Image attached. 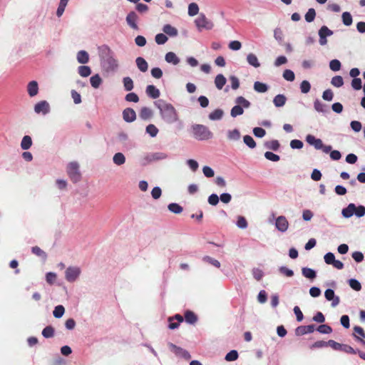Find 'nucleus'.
<instances>
[{"label": "nucleus", "mask_w": 365, "mask_h": 365, "mask_svg": "<svg viewBox=\"0 0 365 365\" xmlns=\"http://www.w3.org/2000/svg\"><path fill=\"white\" fill-rule=\"evenodd\" d=\"M264 157L272 162H277L279 160V156L273 153L272 152L267 151L264 153Z\"/></svg>", "instance_id": "obj_61"}, {"label": "nucleus", "mask_w": 365, "mask_h": 365, "mask_svg": "<svg viewBox=\"0 0 365 365\" xmlns=\"http://www.w3.org/2000/svg\"><path fill=\"white\" fill-rule=\"evenodd\" d=\"M244 143L250 148H254L256 146V143L253 138L250 135H245L243 138Z\"/></svg>", "instance_id": "obj_46"}, {"label": "nucleus", "mask_w": 365, "mask_h": 365, "mask_svg": "<svg viewBox=\"0 0 365 365\" xmlns=\"http://www.w3.org/2000/svg\"><path fill=\"white\" fill-rule=\"evenodd\" d=\"M314 325H307V326H299L295 329V334L297 336H302L307 334H310L314 332Z\"/></svg>", "instance_id": "obj_14"}, {"label": "nucleus", "mask_w": 365, "mask_h": 365, "mask_svg": "<svg viewBox=\"0 0 365 365\" xmlns=\"http://www.w3.org/2000/svg\"><path fill=\"white\" fill-rule=\"evenodd\" d=\"M77 61L81 64L87 63L89 61L88 53L83 50H81L77 53Z\"/></svg>", "instance_id": "obj_21"}, {"label": "nucleus", "mask_w": 365, "mask_h": 365, "mask_svg": "<svg viewBox=\"0 0 365 365\" xmlns=\"http://www.w3.org/2000/svg\"><path fill=\"white\" fill-rule=\"evenodd\" d=\"M165 60L167 63L175 66L180 63V58L174 52L172 51H170L165 54Z\"/></svg>", "instance_id": "obj_19"}, {"label": "nucleus", "mask_w": 365, "mask_h": 365, "mask_svg": "<svg viewBox=\"0 0 365 365\" xmlns=\"http://www.w3.org/2000/svg\"><path fill=\"white\" fill-rule=\"evenodd\" d=\"M32 145V139L29 135H25L23 137L21 142V148L26 150L31 148Z\"/></svg>", "instance_id": "obj_25"}, {"label": "nucleus", "mask_w": 365, "mask_h": 365, "mask_svg": "<svg viewBox=\"0 0 365 365\" xmlns=\"http://www.w3.org/2000/svg\"><path fill=\"white\" fill-rule=\"evenodd\" d=\"M331 84L336 87H341L344 84L343 78L341 76H336L331 78Z\"/></svg>", "instance_id": "obj_50"}, {"label": "nucleus", "mask_w": 365, "mask_h": 365, "mask_svg": "<svg viewBox=\"0 0 365 365\" xmlns=\"http://www.w3.org/2000/svg\"><path fill=\"white\" fill-rule=\"evenodd\" d=\"M34 111L36 113H43V115L49 112V104L46 101H42L37 103L34 106Z\"/></svg>", "instance_id": "obj_10"}, {"label": "nucleus", "mask_w": 365, "mask_h": 365, "mask_svg": "<svg viewBox=\"0 0 365 365\" xmlns=\"http://www.w3.org/2000/svg\"><path fill=\"white\" fill-rule=\"evenodd\" d=\"M27 91L31 97L36 96L38 93V85L37 81H30L27 86Z\"/></svg>", "instance_id": "obj_17"}, {"label": "nucleus", "mask_w": 365, "mask_h": 365, "mask_svg": "<svg viewBox=\"0 0 365 365\" xmlns=\"http://www.w3.org/2000/svg\"><path fill=\"white\" fill-rule=\"evenodd\" d=\"M236 102L244 108H249L250 103L242 96H239L236 98Z\"/></svg>", "instance_id": "obj_60"}, {"label": "nucleus", "mask_w": 365, "mask_h": 365, "mask_svg": "<svg viewBox=\"0 0 365 365\" xmlns=\"http://www.w3.org/2000/svg\"><path fill=\"white\" fill-rule=\"evenodd\" d=\"M341 214L345 218L351 217L353 215L357 217H361L365 215V207L363 205L356 207L354 203H350L342 210Z\"/></svg>", "instance_id": "obj_4"}, {"label": "nucleus", "mask_w": 365, "mask_h": 365, "mask_svg": "<svg viewBox=\"0 0 365 365\" xmlns=\"http://www.w3.org/2000/svg\"><path fill=\"white\" fill-rule=\"evenodd\" d=\"M145 92L151 98L156 99L160 96V91L155 86L149 85L146 87Z\"/></svg>", "instance_id": "obj_18"}, {"label": "nucleus", "mask_w": 365, "mask_h": 365, "mask_svg": "<svg viewBox=\"0 0 365 365\" xmlns=\"http://www.w3.org/2000/svg\"><path fill=\"white\" fill-rule=\"evenodd\" d=\"M155 105L159 109L160 116L168 123H173L178 120V115L175 108L170 103L158 101Z\"/></svg>", "instance_id": "obj_1"}, {"label": "nucleus", "mask_w": 365, "mask_h": 365, "mask_svg": "<svg viewBox=\"0 0 365 365\" xmlns=\"http://www.w3.org/2000/svg\"><path fill=\"white\" fill-rule=\"evenodd\" d=\"M168 155L164 153H150L145 157L147 163H151L157 160H162L166 159Z\"/></svg>", "instance_id": "obj_12"}, {"label": "nucleus", "mask_w": 365, "mask_h": 365, "mask_svg": "<svg viewBox=\"0 0 365 365\" xmlns=\"http://www.w3.org/2000/svg\"><path fill=\"white\" fill-rule=\"evenodd\" d=\"M172 347L173 348L176 354H178L186 359H190L191 358V356L187 351L182 349L180 347H178L175 345H172Z\"/></svg>", "instance_id": "obj_23"}, {"label": "nucleus", "mask_w": 365, "mask_h": 365, "mask_svg": "<svg viewBox=\"0 0 365 365\" xmlns=\"http://www.w3.org/2000/svg\"><path fill=\"white\" fill-rule=\"evenodd\" d=\"M311 88V85L309 81H303L300 84V89L302 93H307Z\"/></svg>", "instance_id": "obj_57"}, {"label": "nucleus", "mask_w": 365, "mask_h": 365, "mask_svg": "<svg viewBox=\"0 0 365 365\" xmlns=\"http://www.w3.org/2000/svg\"><path fill=\"white\" fill-rule=\"evenodd\" d=\"M138 68L143 73H145L148 69V64L143 57H138L135 60Z\"/></svg>", "instance_id": "obj_20"}, {"label": "nucleus", "mask_w": 365, "mask_h": 365, "mask_svg": "<svg viewBox=\"0 0 365 365\" xmlns=\"http://www.w3.org/2000/svg\"><path fill=\"white\" fill-rule=\"evenodd\" d=\"M317 331L321 334H328L332 332V329L327 324H321L318 327Z\"/></svg>", "instance_id": "obj_48"}, {"label": "nucleus", "mask_w": 365, "mask_h": 365, "mask_svg": "<svg viewBox=\"0 0 365 365\" xmlns=\"http://www.w3.org/2000/svg\"><path fill=\"white\" fill-rule=\"evenodd\" d=\"M168 210L175 214H179L182 211V207L177 203H170L168 205Z\"/></svg>", "instance_id": "obj_47"}, {"label": "nucleus", "mask_w": 365, "mask_h": 365, "mask_svg": "<svg viewBox=\"0 0 365 365\" xmlns=\"http://www.w3.org/2000/svg\"><path fill=\"white\" fill-rule=\"evenodd\" d=\"M241 47L242 44L239 41H232L229 43V48L232 51H238Z\"/></svg>", "instance_id": "obj_64"}, {"label": "nucleus", "mask_w": 365, "mask_h": 365, "mask_svg": "<svg viewBox=\"0 0 365 365\" xmlns=\"http://www.w3.org/2000/svg\"><path fill=\"white\" fill-rule=\"evenodd\" d=\"M343 24L345 26H350L352 24V16L351 14L348 11H345L342 14L341 16Z\"/></svg>", "instance_id": "obj_39"}, {"label": "nucleus", "mask_w": 365, "mask_h": 365, "mask_svg": "<svg viewBox=\"0 0 365 365\" xmlns=\"http://www.w3.org/2000/svg\"><path fill=\"white\" fill-rule=\"evenodd\" d=\"M65 309L62 305H58L54 308L53 312V317L59 319L64 314Z\"/></svg>", "instance_id": "obj_41"}, {"label": "nucleus", "mask_w": 365, "mask_h": 365, "mask_svg": "<svg viewBox=\"0 0 365 365\" xmlns=\"http://www.w3.org/2000/svg\"><path fill=\"white\" fill-rule=\"evenodd\" d=\"M125 101L128 102L138 103L139 101V98L138 95L135 93H129L125 97Z\"/></svg>", "instance_id": "obj_58"}, {"label": "nucleus", "mask_w": 365, "mask_h": 365, "mask_svg": "<svg viewBox=\"0 0 365 365\" xmlns=\"http://www.w3.org/2000/svg\"><path fill=\"white\" fill-rule=\"evenodd\" d=\"M324 262L327 264H332L335 260V256L332 252H327L324 257Z\"/></svg>", "instance_id": "obj_62"}, {"label": "nucleus", "mask_w": 365, "mask_h": 365, "mask_svg": "<svg viewBox=\"0 0 365 365\" xmlns=\"http://www.w3.org/2000/svg\"><path fill=\"white\" fill-rule=\"evenodd\" d=\"M238 356V352L236 350H232L226 354L225 359L227 361H233L237 360Z\"/></svg>", "instance_id": "obj_45"}, {"label": "nucleus", "mask_w": 365, "mask_h": 365, "mask_svg": "<svg viewBox=\"0 0 365 365\" xmlns=\"http://www.w3.org/2000/svg\"><path fill=\"white\" fill-rule=\"evenodd\" d=\"M81 269L77 267H68L66 271V279L68 282H74L79 277Z\"/></svg>", "instance_id": "obj_8"}, {"label": "nucleus", "mask_w": 365, "mask_h": 365, "mask_svg": "<svg viewBox=\"0 0 365 365\" xmlns=\"http://www.w3.org/2000/svg\"><path fill=\"white\" fill-rule=\"evenodd\" d=\"M153 112L148 107H143L140 109V117L143 120H148L151 118Z\"/></svg>", "instance_id": "obj_28"}, {"label": "nucleus", "mask_w": 365, "mask_h": 365, "mask_svg": "<svg viewBox=\"0 0 365 365\" xmlns=\"http://www.w3.org/2000/svg\"><path fill=\"white\" fill-rule=\"evenodd\" d=\"M306 141L307 142V143L314 146L317 150H320L321 148H323L322 140L319 138H316L312 135H307Z\"/></svg>", "instance_id": "obj_13"}, {"label": "nucleus", "mask_w": 365, "mask_h": 365, "mask_svg": "<svg viewBox=\"0 0 365 365\" xmlns=\"http://www.w3.org/2000/svg\"><path fill=\"white\" fill-rule=\"evenodd\" d=\"M227 80L222 74H218L215 78V84L218 90H221L225 85Z\"/></svg>", "instance_id": "obj_22"}, {"label": "nucleus", "mask_w": 365, "mask_h": 365, "mask_svg": "<svg viewBox=\"0 0 365 365\" xmlns=\"http://www.w3.org/2000/svg\"><path fill=\"white\" fill-rule=\"evenodd\" d=\"M123 86L125 91H130L133 89V81L130 77H124L123 79Z\"/></svg>", "instance_id": "obj_36"}, {"label": "nucleus", "mask_w": 365, "mask_h": 365, "mask_svg": "<svg viewBox=\"0 0 365 365\" xmlns=\"http://www.w3.org/2000/svg\"><path fill=\"white\" fill-rule=\"evenodd\" d=\"M354 331L355 333L358 334L360 337L355 336L357 340H359L364 346H365V341L364 339L365 338V333L363 330V329L360 327H354Z\"/></svg>", "instance_id": "obj_27"}, {"label": "nucleus", "mask_w": 365, "mask_h": 365, "mask_svg": "<svg viewBox=\"0 0 365 365\" xmlns=\"http://www.w3.org/2000/svg\"><path fill=\"white\" fill-rule=\"evenodd\" d=\"M192 130L195 138L198 140H207L212 138V133L204 125H193Z\"/></svg>", "instance_id": "obj_3"}, {"label": "nucleus", "mask_w": 365, "mask_h": 365, "mask_svg": "<svg viewBox=\"0 0 365 365\" xmlns=\"http://www.w3.org/2000/svg\"><path fill=\"white\" fill-rule=\"evenodd\" d=\"M264 145L267 148L272 150H277L279 148V143L277 140H273L269 142H266L264 143Z\"/></svg>", "instance_id": "obj_38"}, {"label": "nucleus", "mask_w": 365, "mask_h": 365, "mask_svg": "<svg viewBox=\"0 0 365 365\" xmlns=\"http://www.w3.org/2000/svg\"><path fill=\"white\" fill-rule=\"evenodd\" d=\"M223 115V111L221 109H216L209 114V118L211 120H217L222 118Z\"/></svg>", "instance_id": "obj_35"}, {"label": "nucleus", "mask_w": 365, "mask_h": 365, "mask_svg": "<svg viewBox=\"0 0 365 365\" xmlns=\"http://www.w3.org/2000/svg\"><path fill=\"white\" fill-rule=\"evenodd\" d=\"M283 77L287 81H293L294 80L295 76L292 71L286 69L283 73Z\"/></svg>", "instance_id": "obj_55"}, {"label": "nucleus", "mask_w": 365, "mask_h": 365, "mask_svg": "<svg viewBox=\"0 0 365 365\" xmlns=\"http://www.w3.org/2000/svg\"><path fill=\"white\" fill-rule=\"evenodd\" d=\"M113 163L118 165H121L125 163V158L121 153H117L113 158Z\"/></svg>", "instance_id": "obj_32"}, {"label": "nucleus", "mask_w": 365, "mask_h": 365, "mask_svg": "<svg viewBox=\"0 0 365 365\" xmlns=\"http://www.w3.org/2000/svg\"><path fill=\"white\" fill-rule=\"evenodd\" d=\"M199 12V7L196 3H191L188 6V14L190 16H195Z\"/></svg>", "instance_id": "obj_44"}, {"label": "nucleus", "mask_w": 365, "mask_h": 365, "mask_svg": "<svg viewBox=\"0 0 365 365\" xmlns=\"http://www.w3.org/2000/svg\"><path fill=\"white\" fill-rule=\"evenodd\" d=\"M32 252L37 255L43 257V259H46L47 257V255L45 252H43L40 247L36 246L33 247L31 249Z\"/></svg>", "instance_id": "obj_59"}, {"label": "nucleus", "mask_w": 365, "mask_h": 365, "mask_svg": "<svg viewBox=\"0 0 365 365\" xmlns=\"http://www.w3.org/2000/svg\"><path fill=\"white\" fill-rule=\"evenodd\" d=\"M316 16V11L314 9H309L305 14V20L310 23L312 22Z\"/></svg>", "instance_id": "obj_49"}, {"label": "nucleus", "mask_w": 365, "mask_h": 365, "mask_svg": "<svg viewBox=\"0 0 365 365\" xmlns=\"http://www.w3.org/2000/svg\"><path fill=\"white\" fill-rule=\"evenodd\" d=\"M244 110L241 106L237 105L235 106L232 109L230 112V115L232 118H235L237 115H240L243 113Z\"/></svg>", "instance_id": "obj_42"}, {"label": "nucleus", "mask_w": 365, "mask_h": 365, "mask_svg": "<svg viewBox=\"0 0 365 365\" xmlns=\"http://www.w3.org/2000/svg\"><path fill=\"white\" fill-rule=\"evenodd\" d=\"M247 60L249 64L254 66L255 68H258L260 66L257 57L253 53L248 54L247 56Z\"/></svg>", "instance_id": "obj_30"}, {"label": "nucleus", "mask_w": 365, "mask_h": 365, "mask_svg": "<svg viewBox=\"0 0 365 365\" xmlns=\"http://www.w3.org/2000/svg\"><path fill=\"white\" fill-rule=\"evenodd\" d=\"M163 31L170 36H175L178 35V30L172 26L170 24H165L163 26Z\"/></svg>", "instance_id": "obj_31"}, {"label": "nucleus", "mask_w": 365, "mask_h": 365, "mask_svg": "<svg viewBox=\"0 0 365 365\" xmlns=\"http://www.w3.org/2000/svg\"><path fill=\"white\" fill-rule=\"evenodd\" d=\"M327 300L331 301V306L336 307L339 303V298L335 296L334 291L332 289H327L324 292Z\"/></svg>", "instance_id": "obj_11"}, {"label": "nucleus", "mask_w": 365, "mask_h": 365, "mask_svg": "<svg viewBox=\"0 0 365 365\" xmlns=\"http://www.w3.org/2000/svg\"><path fill=\"white\" fill-rule=\"evenodd\" d=\"M275 226L279 232H284L289 227L288 220L284 216H279L276 219Z\"/></svg>", "instance_id": "obj_9"}, {"label": "nucleus", "mask_w": 365, "mask_h": 365, "mask_svg": "<svg viewBox=\"0 0 365 365\" xmlns=\"http://www.w3.org/2000/svg\"><path fill=\"white\" fill-rule=\"evenodd\" d=\"M254 89L258 93H265L268 90V86L266 83L256 81L254 83Z\"/></svg>", "instance_id": "obj_29"}, {"label": "nucleus", "mask_w": 365, "mask_h": 365, "mask_svg": "<svg viewBox=\"0 0 365 365\" xmlns=\"http://www.w3.org/2000/svg\"><path fill=\"white\" fill-rule=\"evenodd\" d=\"M146 132L151 137H155L158 133V129L153 124H150L146 127Z\"/></svg>", "instance_id": "obj_51"}, {"label": "nucleus", "mask_w": 365, "mask_h": 365, "mask_svg": "<svg viewBox=\"0 0 365 365\" xmlns=\"http://www.w3.org/2000/svg\"><path fill=\"white\" fill-rule=\"evenodd\" d=\"M332 34L333 31L326 26H322L319 30V35L324 36V37L330 36Z\"/></svg>", "instance_id": "obj_52"}, {"label": "nucleus", "mask_w": 365, "mask_h": 365, "mask_svg": "<svg viewBox=\"0 0 365 365\" xmlns=\"http://www.w3.org/2000/svg\"><path fill=\"white\" fill-rule=\"evenodd\" d=\"M185 321L191 324H195L197 322V316L191 311H187L185 314Z\"/></svg>", "instance_id": "obj_34"}, {"label": "nucleus", "mask_w": 365, "mask_h": 365, "mask_svg": "<svg viewBox=\"0 0 365 365\" xmlns=\"http://www.w3.org/2000/svg\"><path fill=\"white\" fill-rule=\"evenodd\" d=\"M90 82L94 88H98L102 83V79L98 74H96L91 77Z\"/></svg>", "instance_id": "obj_33"}, {"label": "nucleus", "mask_w": 365, "mask_h": 365, "mask_svg": "<svg viewBox=\"0 0 365 365\" xmlns=\"http://www.w3.org/2000/svg\"><path fill=\"white\" fill-rule=\"evenodd\" d=\"M329 67L333 71H338L341 68V63L337 59L331 60L329 63Z\"/></svg>", "instance_id": "obj_53"}, {"label": "nucleus", "mask_w": 365, "mask_h": 365, "mask_svg": "<svg viewBox=\"0 0 365 365\" xmlns=\"http://www.w3.org/2000/svg\"><path fill=\"white\" fill-rule=\"evenodd\" d=\"M287 98L283 94L277 95L273 100V103L276 107H282L284 106Z\"/></svg>", "instance_id": "obj_24"}, {"label": "nucleus", "mask_w": 365, "mask_h": 365, "mask_svg": "<svg viewBox=\"0 0 365 365\" xmlns=\"http://www.w3.org/2000/svg\"><path fill=\"white\" fill-rule=\"evenodd\" d=\"M78 73L82 77H88L91 73V69L88 66H81L78 67Z\"/></svg>", "instance_id": "obj_37"}, {"label": "nucleus", "mask_w": 365, "mask_h": 365, "mask_svg": "<svg viewBox=\"0 0 365 365\" xmlns=\"http://www.w3.org/2000/svg\"><path fill=\"white\" fill-rule=\"evenodd\" d=\"M302 274L307 279H314L316 276H317V274H316V272L311 269V268H308V267H303L302 269Z\"/></svg>", "instance_id": "obj_26"}, {"label": "nucleus", "mask_w": 365, "mask_h": 365, "mask_svg": "<svg viewBox=\"0 0 365 365\" xmlns=\"http://www.w3.org/2000/svg\"><path fill=\"white\" fill-rule=\"evenodd\" d=\"M162 191L160 187H154L151 191V195L153 199L157 200L161 196Z\"/></svg>", "instance_id": "obj_63"}, {"label": "nucleus", "mask_w": 365, "mask_h": 365, "mask_svg": "<svg viewBox=\"0 0 365 365\" xmlns=\"http://www.w3.org/2000/svg\"><path fill=\"white\" fill-rule=\"evenodd\" d=\"M195 22L200 31L203 29L210 30L213 27V24L206 18L204 14H200Z\"/></svg>", "instance_id": "obj_6"}, {"label": "nucleus", "mask_w": 365, "mask_h": 365, "mask_svg": "<svg viewBox=\"0 0 365 365\" xmlns=\"http://www.w3.org/2000/svg\"><path fill=\"white\" fill-rule=\"evenodd\" d=\"M54 329L51 326L46 327L42 331V335L45 338H51L54 335Z\"/></svg>", "instance_id": "obj_43"}, {"label": "nucleus", "mask_w": 365, "mask_h": 365, "mask_svg": "<svg viewBox=\"0 0 365 365\" xmlns=\"http://www.w3.org/2000/svg\"><path fill=\"white\" fill-rule=\"evenodd\" d=\"M67 174L74 183L79 182L82 177L79 164L76 161L69 163L67 165Z\"/></svg>", "instance_id": "obj_5"}, {"label": "nucleus", "mask_w": 365, "mask_h": 365, "mask_svg": "<svg viewBox=\"0 0 365 365\" xmlns=\"http://www.w3.org/2000/svg\"><path fill=\"white\" fill-rule=\"evenodd\" d=\"M68 2V0H60V3L56 11V15L58 17H60L63 15Z\"/></svg>", "instance_id": "obj_40"}, {"label": "nucleus", "mask_w": 365, "mask_h": 365, "mask_svg": "<svg viewBox=\"0 0 365 365\" xmlns=\"http://www.w3.org/2000/svg\"><path fill=\"white\" fill-rule=\"evenodd\" d=\"M104 56L101 60V66L107 73L114 72L118 68V61L114 58L113 52L108 46L103 47Z\"/></svg>", "instance_id": "obj_2"}, {"label": "nucleus", "mask_w": 365, "mask_h": 365, "mask_svg": "<svg viewBox=\"0 0 365 365\" xmlns=\"http://www.w3.org/2000/svg\"><path fill=\"white\" fill-rule=\"evenodd\" d=\"M328 344L335 350H341L346 353L356 354V350H354L351 346L346 344H339L334 340L328 341Z\"/></svg>", "instance_id": "obj_7"}, {"label": "nucleus", "mask_w": 365, "mask_h": 365, "mask_svg": "<svg viewBox=\"0 0 365 365\" xmlns=\"http://www.w3.org/2000/svg\"><path fill=\"white\" fill-rule=\"evenodd\" d=\"M155 40L158 44L162 45L167 42L168 37L163 34H158L155 36Z\"/></svg>", "instance_id": "obj_56"}, {"label": "nucleus", "mask_w": 365, "mask_h": 365, "mask_svg": "<svg viewBox=\"0 0 365 365\" xmlns=\"http://www.w3.org/2000/svg\"><path fill=\"white\" fill-rule=\"evenodd\" d=\"M123 118L125 122H133L136 118V113L133 108H128L123 111Z\"/></svg>", "instance_id": "obj_15"}, {"label": "nucleus", "mask_w": 365, "mask_h": 365, "mask_svg": "<svg viewBox=\"0 0 365 365\" xmlns=\"http://www.w3.org/2000/svg\"><path fill=\"white\" fill-rule=\"evenodd\" d=\"M138 16L135 11H130L126 17V21L128 24L133 28V29H138V26L137 25Z\"/></svg>", "instance_id": "obj_16"}, {"label": "nucleus", "mask_w": 365, "mask_h": 365, "mask_svg": "<svg viewBox=\"0 0 365 365\" xmlns=\"http://www.w3.org/2000/svg\"><path fill=\"white\" fill-rule=\"evenodd\" d=\"M349 286L355 291H359L361 289L360 282L356 279H351L349 280Z\"/></svg>", "instance_id": "obj_54"}]
</instances>
